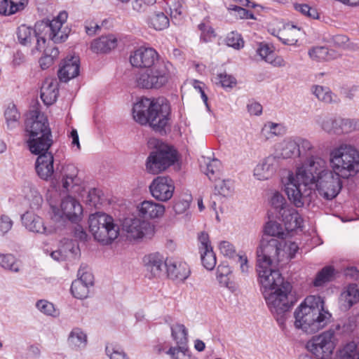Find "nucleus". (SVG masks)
<instances>
[{
    "instance_id": "obj_1",
    "label": "nucleus",
    "mask_w": 359,
    "mask_h": 359,
    "mask_svg": "<svg viewBox=\"0 0 359 359\" xmlns=\"http://www.w3.org/2000/svg\"><path fill=\"white\" fill-rule=\"evenodd\" d=\"M306 165L309 167L299 177L298 181L290 182L286 187L285 193L290 201L297 208L309 203L313 185L323 198L327 200L335 198L342 187L341 176L334 170L328 169L327 161L319 155Z\"/></svg>"
},
{
    "instance_id": "obj_2",
    "label": "nucleus",
    "mask_w": 359,
    "mask_h": 359,
    "mask_svg": "<svg viewBox=\"0 0 359 359\" xmlns=\"http://www.w3.org/2000/svg\"><path fill=\"white\" fill-rule=\"evenodd\" d=\"M68 18L65 11H60L52 20H46L36 24V29L25 25H20L17 29V38L23 46H29L32 41L35 46L32 53H41L46 44V37L55 43H62L68 38L70 29L64 27Z\"/></svg>"
},
{
    "instance_id": "obj_3",
    "label": "nucleus",
    "mask_w": 359,
    "mask_h": 359,
    "mask_svg": "<svg viewBox=\"0 0 359 359\" xmlns=\"http://www.w3.org/2000/svg\"><path fill=\"white\" fill-rule=\"evenodd\" d=\"M325 304L320 296L306 297L294 311L295 327L313 334L327 327L332 322V315Z\"/></svg>"
},
{
    "instance_id": "obj_4",
    "label": "nucleus",
    "mask_w": 359,
    "mask_h": 359,
    "mask_svg": "<svg viewBox=\"0 0 359 359\" xmlns=\"http://www.w3.org/2000/svg\"><path fill=\"white\" fill-rule=\"evenodd\" d=\"M276 153L275 156L278 157V161L280 158L287 159L294 157H299L302 161L300 165L297 167L295 172H289L287 177L283 180L285 191L287 184L290 182H297L299 177L305 172L309 167L306 165L307 162L318 156L311 142L299 136L290 137L283 140L276 145Z\"/></svg>"
},
{
    "instance_id": "obj_5",
    "label": "nucleus",
    "mask_w": 359,
    "mask_h": 359,
    "mask_svg": "<svg viewBox=\"0 0 359 359\" xmlns=\"http://www.w3.org/2000/svg\"><path fill=\"white\" fill-rule=\"evenodd\" d=\"M170 113V105L163 98L151 100L143 97L133 108V116L136 122L141 125L149 123L154 130L158 132L165 130Z\"/></svg>"
},
{
    "instance_id": "obj_6",
    "label": "nucleus",
    "mask_w": 359,
    "mask_h": 359,
    "mask_svg": "<svg viewBox=\"0 0 359 359\" xmlns=\"http://www.w3.org/2000/svg\"><path fill=\"white\" fill-rule=\"evenodd\" d=\"M329 160L331 168L344 179L359 172V151L351 144L342 143L333 148Z\"/></svg>"
},
{
    "instance_id": "obj_7",
    "label": "nucleus",
    "mask_w": 359,
    "mask_h": 359,
    "mask_svg": "<svg viewBox=\"0 0 359 359\" xmlns=\"http://www.w3.org/2000/svg\"><path fill=\"white\" fill-rule=\"evenodd\" d=\"M292 285L286 282L283 287H278L268 293L263 292L266 302L279 326L284 329L285 321L289 316V311L292 302L289 299Z\"/></svg>"
},
{
    "instance_id": "obj_8",
    "label": "nucleus",
    "mask_w": 359,
    "mask_h": 359,
    "mask_svg": "<svg viewBox=\"0 0 359 359\" xmlns=\"http://www.w3.org/2000/svg\"><path fill=\"white\" fill-rule=\"evenodd\" d=\"M89 231L94 238L103 245L111 243L119 235L120 228L114 218L102 212L91 214L88 219Z\"/></svg>"
},
{
    "instance_id": "obj_9",
    "label": "nucleus",
    "mask_w": 359,
    "mask_h": 359,
    "mask_svg": "<svg viewBox=\"0 0 359 359\" xmlns=\"http://www.w3.org/2000/svg\"><path fill=\"white\" fill-rule=\"evenodd\" d=\"M341 325H332L328 330L317 334L307 343L308 350L317 359H330L338 344L337 332Z\"/></svg>"
},
{
    "instance_id": "obj_10",
    "label": "nucleus",
    "mask_w": 359,
    "mask_h": 359,
    "mask_svg": "<svg viewBox=\"0 0 359 359\" xmlns=\"http://www.w3.org/2000/svg\"><path fill=\"white\" fill-rule=\"evenodd\" d=\"M170 77L168 67L163 62L140 72L136 75L135 81L140 88L158 89L168 82Z\"/></svg>"
},
{
    "instance_id": "obj_11",
    "label": "nucleus",
    "mask_w": 359,
    "mask_h": 359,
    "mask_svg": "<svg viewBox=\"0 0 359 359\" xmlns=\"http://www.w3.org/2000/svg\"><path fill=\"white\" fill-rule=\"evenodd\" d=\"M51 219L57 223L64 225L66 221L77 222L81 219L83 209L80 203L73 197L64 198L59 207L51 206Z\"/></svg>"
},
{
    "instance_id": "obj_12",
    "label": "nucleus",
    "mask_w": 359,
    "mask_h": 359,
    "mask_svg": "<svg viewBox=\"0 0 359 359\" xmlns=\"http://www.w3.org/2000/svg\"><path fill=\"white\" fill-rule=\"evenodd\" d=\"M284 240L271 238L269 240L263 239L259 248L257 249V264L272 266L281 261L285 251L283 248Z\"/></svg>"
},
{
    "instance_id": "obj_13",
    "label": "nucleus",
    "mask_w": 359,
    "mask_h": 359,
    "mask_svg": "<svg viewBox=\"0 0 359 359\" xmlns=\"http://www.w3.org/2000/svg\"><path fill=\"white\" fill-rule=\"evenodd\" d=\"M177 160V151L170 147L153 151L147 159V170L151 174H158L174 164Z\"/></svg>"
},
{
    "instance_id": "obj_14",
    "label": "nucleus",
    "mask_w": 359,
    "mask_h": 359,
    "mask_svg": "<svg viewBox=\"0 0 359 359\" xmlns=\"http://www.w3.org/2000/svg\"><path fill=\"white\" fill-rule=\"evenodd\" d=\"M257 271L259 283L264 288L263 292H266V293L278 287H283V285L287 282L284 281L281 273L275 269L273 265L257 264Z\"/></svg>"
},
{
    "instance_id": "obj_15",
    "label": "nucleus",
    "mask_w": 359,
    "mask_h": 359,
    "mask_svg": "<svg viewBox=\"0 0 359 359\" xmlns=\"http://www.w3.org/2000/svg\"><path fill=\"white\" fill-rule=\"evenodd\" d=\"M25 131L29 137L50 135L47 117L38 109L29 111L25 120Z\"/></svg>"
},
{
    "instance_id": "obj_16",
    "label": "nucleus",
    "mask_w": 359,
    "mask_h": 359,
    "mask_svg": "<svg viewBox=\"0 0 359 359\" xmlns=\"http://www.w3.org/2000/svg\"><path fill=\"white\" fill-rule=\"evenodd\" d=\"M151 196L157 201L166 202L173 196L175 183L167 176H158L153 180L149 185Z\"/></svg>"
},
{
    "instance_id": "obj_17",
    "label": "nucleus",
    "mask_w": 359,
    "mask_h": 359,
    "mask_svg": "<svg viewBox=\"0 0 359 359\" xmlns=\"http://www.w3.org/2000/svg\"><path fill=\"white\" fill-rule=\"evenodd\" d=\"M130 62L133 67L144 69L163 63L158 61V54L154 48L144 47H140L133 52Z\"/></svg>"
},
{
    "instance_id": "obj_18",
    "label": "nucleus",
    "mask_w": 359,
    "mask_h": 359,
    "mask_svg": "<svg viewBox=\"0 0 359 359\" xmlns=\"http://www.w3.org/2000/svg\"><path fill=\"white\" fill-rule=\"evenodd\" d=\"M123 230L128 238L137 240L149 234L152 231V227L149 222L140 218H126L123 223Z\"/></svg>"
},
{
    "instance_id": "obj_19",
    "label": "nucleus",
    "mask_w": 359,
    "mask_h": 359,
    "mask_svg": "<svg viewBox=\"0 0 359 359\" xmlns=\"http://www.w3.org/2000/svg\"><path fill=\"white\" fill-rule=\"evenodd\" d=\"M93 276L84 268L81 267L78 271V278L74 280L71 286V292L72 295L79 299H83L88 297L89 288L93 285Z\"/></svg>"
},
{
    "instance_id": "obj_20",
    "label": "nucleus",
    "mask_w": 359,
    "mask_h": 359,
    "mask_svg": "<svg viewBox=\"0 0 359 359\" xmlns=\"http://www.w3.org/2000/svg\"><path fill=\"white\" fill-rule=\"evenodd\" d=\"M22 222L25 227L31 232L43 235H50L56 231V228L47 227L43 219L32 212H26L22 215Z\"/></svg>"
},
{
    "instance_id": "obj_21",
    "label": "nucleus",
    "mask_w": 359,
    "mask_h": 359,
    "mask_svg": "<svg viewBox=\"0 0 359 359\" xmlns=\"http://www.w3.org/2000/svg\"><path fill=\"white\" fill-rule=\"evenodd\" d=\"M278 165V157L273 154L269 155L255 167L253 175L258 180H266L273 175Z\"/></svg>"
},
{
    "instance_id": "obj_22",
    "label": "nucleus",
    "mask_w": 359,
    "mask_h": 359,
    "mask_svg": "<svg viewBox=\"0 0 359 359\" xmlns=\"http://www.w3.org/2000/svg\"><path fill=\"white\" fill-rule=\"evenodd\" d=\"M139 215L144 219L161 218L165 212L164 205L152 200L144 201L137 206Z\"/></svg>"
},
{
    "instance_id": "obj_23",
    "label": "nucleus",
    "mask_w": 359,
    "mask_h": 359,
    "mask_svg": "<svg viewBox=\"0 0 359 359\" xmlns=\"http://www.w3.org/2000/svg\"><path fill=\"white\" fill-rule=\"evenodd\" d=\"M54 157L52 153L39 155L36 161L35 168L38 176L43 180H50L54 173Z\"/></svg>"
},
{
    "instance_id": "obj_24",
    "label": "nucleus",
    "mask_w": 359,
    "mask_h": 359,
    "mask_svg": "<svg viewBox=\"0 0 359 359\" xmlns=\"http://www.w3.org/2000/svg\"><path fill=\"white\" fill-rule=\"evenodd\" d=\"M165 267L168 277L177 281L184 282L191 273L189 266L184 262L169 259Z\"/></svg>"
},
{
    "instance_id": "obj_25",
    "label": "nucleus",
    "mask_w": 359,
    "mask_h": 359,
    "mask_svg": "<svg viewBox=\"0 0 359 359\" xmlns=\"http://www.w3.org/2000/svg\"><path fill=\"white\" fill-rule=\"evenodd\" d=\"M79 74V58L77 56L67 57L58 70V77L61 81L67 82Z\"/></svg>"
},
{
    "instance_id": "obj_26",
    "label": "nucleus",
    "mask_w": 359,
    "mask_h": 359,
    "mask_svg": "<svg viewBox=\"0 0 359 359\" xmlns=\"http://www.w3.org/2000/svg\"><path fill=\"white\" fill-rule=\"evenodd\" d=\"M59 84L56 79L46 78L41 87V98L46 105L53 104L57 98Z\"/></svg>"
},
{
    "instance_id": "obj_27",
    "label": "nucleus",
    "mask_w": 359,
    "mask_h": 359,
    "mask_svg": "<svg viewBox=\"0 0 359 359\" xmlns=\"http://www.w3.org/2000/svg\"><path fill=\"white\" fill-rule=\"evenodd\" d=\"M169 259L165 261L162 255L158 252L151 253L144 256V263L146 270L150 273L149 278L160 276L163 269L165 266V263Z\"/></svg>"
},
{
    "instance_id": "obj_28",
    "label": "nucleus",
    "mask_w": 359,
    "mask_h": 359,
    "mask_svg": "<svg viewBox=\"0 0 359 359\" xmlns=\"http://www.w3.org/2000/svg\"><path fill=\"white\" fill-rule=\"evenodd\" d=\"M80 255L78 245L72 241L67 240L62 248L51 252V257L57 261H63L66 259H76Z\"/></svg>"
},
{
    "instance_id": "obj_29",
    "label": "nucleus",
    "mask_w": 359,
    "mask_h": 359,
    "mask_svg": "<svg viewBox=\"0 0 359 359\" xmlns=\"http://www.w3.org/2000/svg\"><path fill=\"white\" fill-rule=\"evenodd\" d=\"M27 144L29 151L38 156L45 153H50L48 149L53 144L52 135L29 137Z\"/></svg>"
},
{
    "instance_id": "obj_30",
    "label": "nucleus",
    "mask_w": 359,
    "mask_h": 359,
    "mask_svg": "<svg viewBox=\"0 0 359 359\" xmlns=\"http://www.w3.org/2000/svg\"><path fill=\"white\" fill-rule=\"evenodd\" d=\"M359 302V288L355 283L345 287L339 297V303L343 309L348 310Z\"/></svg>"
},
{
    "instance_id": "obj_31",
    "label": "nucleus",
    "mask_w": 359,
    "mask_h": 359,
    "mask_svg": "<svg viewBox=\"0 0 359 359\" xmlns=\"http://www.w3.org/2000/svg\"><path fill=\"white\" fill-rule=\"evenodd\" d=\"M285 224V229L287 231H292L302 226L303 219L299 212L292 208L283 210L280 215Z\"/></svg>"
},
{
    "instance_id": "obj_32",
    "label": "nucleus",
    "mask_w": 359,
    "mask_h": 359,
    "mask_svg": "<svg viewBox=\"0 0 359 359\" xmlns=\"http://www.w3.org/2000/svg\"><path fill=\"white\" fill-rule=\"evenodd\" d=\"M117 46V39L112 35L102 36L101 37L94 40L91 43V50L97 53H107L116 48Z\"/></svg>"
},
{
    "instance_id": "obj_33",
    "label": "nucleus",
    "mask_w": 359,
    "mask_h": 359,
    "mask_svg": "<svg viewBox=\"0 0 359 359\" xmlns=\"http://www.w3.org/2000/svg\"><path fill=\"white\" fill-rule=\"evenodd\" d=\"M311 90L318 101L325 104H337L340 102L338 96L329 87L313 85Z\"/></svg>"
},
{
    "instance_id": "obj_34",
    "label": "nucleus",
    "mask_w": 359,
    "mask_h": 359,
    "mask_svg": "<svg viewBox=\"0 0 359 359\" xmlns=\"http://www.w3.org/2000/svg\"><path fill=\"white\" fill-rule=\"evenodd\" d=\"M87 342V334L80 327H74L68 335L67 344L72 349H83L86 346Z\"/></svg>"
},
{
    "instance_id": "obj_35",
    "label": "nucleus",
    "mask_w": 359,
    "mask_h": 359,
    "mask_svg": "<svg viewBox=\"0 0 359 359\" xmlns=\"http://www.w3.org/2000/svg\"><path fill=\"white\" fill-rule=\"evenodd\" d=\"M316 123L325 133L338 135L339 118L330 116H318Z\"/></svg>"
},
{
    "instance_id": "obj_36",
    "label": "nucleus",
    "mask_w": 359,
    "mask_h": 359,
    "mask_svg": "<svg viewBox=\"0 0 359 359\" xmlns=\"http://www.w3.org/2000/svg\"><path fill=\"white\" fill-rule=\"evenodd\" d=\"M309 55L311 59L318 62L334 60L339 55L335 50L324 46L312 48L309 50Z\"/></svg>"
},
{
    "instance_id": "obj_37",
    "label": "nucleus",
    "mask_w": 359,
    "mask_h": 359,
    "mask_svg": "<svg viewBox=\"0 0 359 359\" xmlns=\"http://www.w3.org/2000/svg\"><path fill=\"white\" fill-rule=\"evenodd\" d=\"M286 132L287 128L284 124L272 121L266 122L262 128V134L266 140L276 136H283Z\"/></svg>"
},
{
    "instance_id": "obj_38",
    "label": "nucleus",
    "mask_w": 359,
    "mask_h": 359,
    "mask_svg": "<svg viewBox=\"0 0 359 359\" xmlns=\"http://www.w3.org/2000/svg\"><path fill=\"white\" fill-rule=\"evenodd\" d=\"M215 191L223 197L231 196L234 191L233 181L230 179L222 180L217 178L215 180Z\"/></svg>"
},
{
    "instance_id": "obj_39",
    "label": "nucleus",
    "mask_w": 359,
    "mask_h": 359,
    "mask_svg": "<svg viewBox=\"0 0 359 359\" xmlns=\"http://www.w3.org/2000/svg\"><path fill=\"white\" fill-rule=\"evenodd\" d=\"M220 165L221 163L217 159L205 158L204 165H201V168L210 180L215 181L217 179V175L219 172Z\"/></svg>"
},
{
    "instance_id": "obj_40",
    "label": "nucleus",
    "mask_w": 359,
    "mask_h": 359,
    "mask_svg": "<svg viewBox=\"0 0 359 359\" xmlns=\"http://www.w3.org/2000/svg\"><path fill=\"white\" fill-rule=\"evenodd\" d=\"M231 272L232 271L228 264H219L217 269L216 278L220 286L225 287L233 292L234 289L231 285L229 277Z\"/></svg>"
},
{
    "instance_id": "obj_41",
    "label": "nucleus",
    "mask_w": 359,
    "mask_h": 359,
    "mask_svg": "<svg viewBox=\"0 0 359 359\" xmlns=\"http://www.w3.org/2000/svg\"><path fill=\"white\" fill-rule=\"evenodd\" d=\"M334 275V269L332 266H326L318 271L313 281L315 287H322L332 280Z\"/></svg>"
},
{
    "instance_id": "obj_42",
    "label": "nucleus",
    "mask_w": 359,
    "mask_h": 359,
    "mask_svg": "<svg viewBox=\"0 0 359 359\" xmlns=\"http://www.w3.org/2000/svg\"><path fill=\"white\" fill-rule=\"evenodd\" d=\"M171 335L178 346L186 345L188 339V332L182 324L177 323L170 326Z\"/></svg>"
},
{
    "instance_id": "obj_43",
    "label": "nucleus",
    "mask_w": 359,
    "mask_h": 359,
    "mask_svg": "<svg viewBox=\"0 0 359 359\" xmlns=\"http://www.w3.org/2000/svg\"><path fill=\"white\" fill-rule=\"evenodd\" d=\"M0 266L13 272H19L21 265L20 262L11 254H0Z\"/></svg>"
},
{
    "instance_id": "obj_44",
    "label": "nucleus",
    "mask_w": 359,
    "mask_h": 359,
    "mask_svg": "<svg viewBox=\"0 0 359 359\" xmlns=\"http://www.w3.org/2000/svg\"><path fill=\"white\" fill-rule=\"evenodd\" d=\"M149 23L154 29L161 31L168 27L170 20L163 12H157L150 17Z\"/></svg>"
},
{
    "instance_id": "obj_45",
    "label": "nucleus",
    "mask_w": 359,
    "mask_h": 359,
    "mask_svg": "<svg viewBox=\"0 0 359 359\" xmlns=\"http://www.w3.org/2000/svg\"><path fill=\"white\" fill-rule=\"evenodd\" d=\"M7 126L9 128H15L19 124L20 114L14 104H9L4 112Z\"/></svg>"
},
{
    "instance_id": "obj_46",
    "label": "nucleus",
    "mask_w": 359,
    "mask_h": 359,
    "mask_svg": "<svg viewBox=\"0 0 359 359\" xmlns=\"http://www.w3.org/2000/svg\"><path fill=\"white\" fill-rule=\"evenodd\" d=\"M337 359H359V349L355 342L346 344L339 352Z\"/></svg>"
},
{
    "instance_id": "obj_47",
    "label": "nucleus",
    "mask_w": 359,
    "mask_h": 359,
    "mask_svg": "<svg viewBox=\"0 0 359 359\" xmlns=\"http://www.w3.org/2000/svg\"><path fill=\"white\" fill-rule=\"evenodd\" d=\"M359 129V121L339 118L338 135L348 134Z\"/></svg>"
},
{
    "instance_id": "obj_48",
    "label": "nucleus",
    "mask_w": 359,
    "mask_h": 359,
    "mask_svg": "<svg viewBox=\"0 0 359 359\" xmlns=\"http://www.w3.org/2000/svg\"><path fill=\"white\" fill-rule=\"evenodd\" d=\"M265 233L271 236L276 237L278 240H284L287 233H285L282 225L276 222H269L265 226Z\"/></svg>"
},
{
    "instance_id": "obj_49",
    "label": "nucleus",
    "mask_w": 359,
    "mask_h": 359,
    "mask_svg": "<svg viewBox=\"0 0 359 359\" xmlns=\"http://www.w3.org/2000/svg\"><path fill=\"white\" fill-rule=\"evenodd\" d=\"M200 253L203 266L208 270H212L217 264L216 255L212 248L208 250H200Z\"/></svg>"
},
{
    "instance_id": "obj_50",
    "label": "nucleus",
    "mask_w": 359,
    "mask_h": 359,
    "mask_svg": "<svg viewBox=\"0 0 359 359\" xmlns=\"http://www.w3.org/2000/svg\"><path fill=\"white\" fill-rule=\"evenodd\" d=\"M215 82L217 85H220L224 88L231 89L236 84V79L231 75L226 72L220 73L215 77Z\"/></svg>"
},
{
    "instance_id": "obj_51",
    "label": "nucleus",
    "mask_w": 359,
    "mask_h": 359,
    "mask_svg": "<svg viewBox=\"0 0 359 359\" xmlns=\"http://www.w3.org/2000/svg\"><path fill=\"white\" fill-rule=\"evenodd\" d=\"M296 11L301 13L302 15L313 20L319 19L320 14L315 7H311L306 4H297L294 5Z\"/></svg>"
},
{
    "instance_id": "obj_52",
    "label": "nucleus",
    "mask_w": 359,
    "mask_h": 359,
    "mask_svg": "<svg viewBox=\"0 0 359 359\" xmlns=\"http://www.w3.org/2000/svg\"><path fill=\"white\" fill-rule=\"evenodd\" d=\"M226 43L228 46L239 50L244 46V41L240 34L231 32L226 38Z\"/></svg>"
},
{
    "instance_id": "obj_53",
    "label": "nucleus",
    "mask_w": 359,
    "mask_h": 359,
    "mask_svg": "<svg viewBox=\"0 0 359 359\" xmlns=\"http://www.w3.org/2000/svg\"><path fill=\"white\" fill-rule=\"evenodd\" d=\"M102 191L95 188L91 189L88 193L86 203L90 206L97 208L98 205L102 204Z\"/></svg>"
},
{
    "instance_id": "obj_54",
    "label": "nucleus",
    "mask_w": 359,
    "mask_h": 359,
    "mask_svg": "<svg viewBox=\"0 0 359 359\" xmlns=\"http://www.w3.org/2000/svg\"><path fill=\"white\" fill-rule=\"evenodd\" d=\"M219 250L221 254L229 259H234L238 254L236 253L234 245L227 241H221L219 243Z\"/></svg>"
},
{
    "instance_id": "obj_55",
    "label": "nucleus",
    "mask_w": 359,
    "mask_h": 359,
    "mask_svg": "<svg viewBox=\"0 0 359 359\" xmlns=\"http://www.w3.org/2000/svg\"><path fill=\"white\" fill-rule=\"evenodd\" d=\"M191 196H187L186 198H179L174 202L172 209L176 215L184 213L189 208Z\"/></svg>"
},
{
    "instance_id": "obj_56",
    "label": "nucleus",
    "mask_w": 359,
    "mask_h": 359,
    "mask_svg": "<svg viewBox=\"0 0 359 359\" xmlns=\"http://www.w3.org/2000/svg\"><path fill=\"white\" fill-rule=\"evenodd\" d=\"M79 170L73 164H67L64 165L61 170L62 178L70 179L71 182L74 180H80L78 177Z\"/></svg>"
},
{
    "instance_id": "obj_57",
    "label": "nucleus",
    "mask_w": 359,
    "mask_h": 359,
    "mask_svg": "<svg viewBox=\"0 0 359 359\" xmlns=\"http://www.w3.org/2000/svg\"><path fill=\"white\" fill-rule=\"evenodd\" d=\"M36 308L43 313L47 316H55L57 313L54 305L44 299L39 300L36 304Z\"/></svg>"
},
{
    "instance_id": "obj_58",
    "label": "nucleus",
    "mask_w": 359,
    "mask_h": 359,
    "mask_svg": "<svg viewBox=\"0 0 359 359\" xmlns=\"http://www.w3.org/2000/svg\"><path fill=\"white\" fill-rule=\"evenodd\" d=\"M271 205L281 215L283 210H287V203L285 198L279 193H275L271 198Z\"/></svg>"
},
{
    "instance_id": "obj_59",
    "label": "nucleus",
    "mask_w": 359,
    "mask_h": 359,
    "mask_svg": "<svg viewBox=\"0 0 359 359\" xmlns=\"http://www.w3.org/2000/svg\"><path fill=\"white\" fill-rule=\"evenodd\" d=\"M198 29L201 31V40L204 42L210 41L215 37V31L212 27L208 25L201 22L198 25Z\"/></svg>"
},
{
    "instance_id": "obj_60",
    "label": "nucleus",
    "mask_w": 359,
    "mask_h": 359,
    "mask_svg": "<svg viewBox=\"0 0 359 359\" xmlns=\"http://www.w3.org/2000/svg\"><path fill=\"white\" fill-rule=\"evenodd\" d=\"M106 353L109 359H129L127 354L120 348L111 346H107Z\"/></svg>"
},
{
    "instance_id": "obj_61",
    "label": "nucleus",
    "mask_w": 359,
    "mask_h": 359,
    "mask_svg": "<svg viewBox=\"0 0 359 359\" xmlns=\"http://www.w3.org/2000/svg\"><path fill=\"white\" fill-rule=\"evenodd\" d=\"M236 260V263L239 265V269L243 276H248L250 272V266L248 264V259L245 254L238 253V255L234 258Z\"/></svg>"
},
{
    "instance_id": "obj_62",
    "label": "nucleus",
    "mask_w": 359,
    "mask_h": 359,
    "mask_svg": "<svg viewBox=\"0 0 359 359\" xmlns=\"http://www.w3.org/2000/svg\"><path fill=\"white\" fill-rule=\"evenodd\" d=\"M257 52L262 59L266 62H271V57H273V52L267 44H260Z\"/></svg>"
},
{
    "instance_id": "obj_63",
    "label": "nucleus",
    "mask_w": 359,
    "mask_h": 359,
    "mask_svg": "<svg viewBox=\"0 0 359 359\" xmlns=\"http://www.w3.org/2000/svg\"><path fill=\"white\" fill-rule=\"evenodd\" d=\"M300 29L297 28L296 26L292 25L290 27L285 28V32L291 35L292 36L291 39H282L280 37L279 39L283 41L285 44H293L297 42V34L299 32Z\"/></svg>"
},
{
    "instance_id": "obj_64",
    "label": "nucleus",
    "mask_w": 359,
    "mask_h": 359,
    "mask_svg": "<svg viewBox=\"0 0 359 359\" xmlns=\"http://www.w3.org/2000/svg\"><path fill=\"white\" fill-rule=\"evenodd\" d=\"M283 248L284 249L285 253L287 254V257L290 259L295 257L296 253L299 249V245L295 242L286 243L285 241Z\"/></svg>"
}]
</instances>
